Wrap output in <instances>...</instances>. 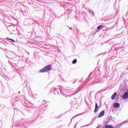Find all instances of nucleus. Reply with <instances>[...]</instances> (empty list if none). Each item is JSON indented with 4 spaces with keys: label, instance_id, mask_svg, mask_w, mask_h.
Masks as SVG:
<instances>
[{
    "label": "nucleus",
    "instance_id": "obj_1",
    "mask_svg": "<svg viewBox=\"0 0 128 128\" xmlns=\"http://www.w3.org/2000/svg\"><path fill=\"white\" fill-rule=\"evenodd\" d=\"M52 69V66L50 65H48L40 70V72H46Z\"/></svg>",
    "mask_w": 128,
    "mask_h": 128
},
{
    "label": "nucleus",
    "instance_id": "obj_2",
    "mask_svg": "<svg viewBox=\"0 0 128 128\" xmlns=\"http://www.w3.org/2000/svg\"><path fill=\"white\" fill-rule=\"evenodd\" d=\"M123 99H127L128 98V92H126L122 96Z\"/></svg>",
    "mask_w": 128,
    "mask_h": 128
},
{
    "label": "nucleus",
    "instance_id": "obj_3",
    "mask_svg": "<svg viewBox=\"0 0 128 128\" xmlns=\"http://www.w3.org/2000/svg\"><path fill=\"white\" fill-rule=\"evenodd\" d=\"M120 106V105L118 103L116 102L113 104V106L114 108H118Z\"/></svg>",
    "mask_w": 128,
    "mask_h": 128
},
{
    "label": "nucleus",
    "instance_id": "obj_4",
    "mask_svg": "<svg viewBox=\"0 0 128 128\" xmlns=\"http://www.w3.org/2000/svg\"><path fill=\"white\" fill-rule=\"evenodd\" d=\"M98 105L96 103V104L95 105V109L94 111V112H97L98 110Z\"/></svg>",
    "mask_w": 128,
    "mask_h": 128
},
{
    "label": "nucleus",
    "instance_id": "obj_5",
    "mask_svg": "<svg viewBox=\"0 0 128 128\" xmlns=\"http://www.w3.org/2000/svg\"><path fill=\"white\" fill-rule=\"evenodd\" d=\"M117 95V94L116 92L114 93L112 96L111 98L112 100H113L115 98L116 96Z\"/></svg>",
    "mask_w": 128,
    "mask_h": 128
},
{
    "label": "nucleus",
    "instance_id": "obj_6",
    "mask_svg": "<svg viewBox=\"0 0 128 128\" xmlns=\"http://www.w3.org/2000/svg\"><path fill=\"white\" fill-rule=\"evenodd\" d=\"M104 114V112H100L99 115L98 116V118H100Z\"/></svg>",
    "mask_w": 128,
    "mask_h": 128
},
{
    "label": "nucleus",
    "instance_id": "obj_7",
    "mask_svg": "<svg viewBox=\"0 0 128 128\" xmlns=\"http://www.w3.org/2000/svg\"><path fill=\"white\" fill-rule=\"evenodd\" d=\"M105 128H113V127L111 125L107 124Z\"/></svg>",
    "mask_w": 128,
    "mask_h": 128
},
{
    "label": "nucleus",
    "instance_id": "obj_8",
    "mask_svg": "<svg viewBox=\"0 0 128 128\" xmlns=\"http://www.w3.org/2000/svg\"><path fill=\"white\" fill-rule=\"evenodd\" d=\"M103 26L102 25H100L98 27V30H101Z\"/></svg>",
    "mask_w": 128,
    "mask_h": 128
},
{
    "label": "nucleus",
    "instance_id": "obj_9",
    "mask_svg": "<svg viewBox=\"0 0 128 128\" xmlns=\"http://www.w3.org/2000/svg\"><path fill=\"white\" fill-rule=\"evenodd\" d=\"M6 38L7 39H8V40H10L12 42H15V41L13 39L10 38Z\"/></svg>",
    "mask_w": 128,
    "mask_h": 128
},
{
    "label": "nucleus",
    "instance_id": "obj_10",
    "mask_svg": "<svg viewBox=\"0 0 128 128\" xmlns=\"http://www.w3.org/2000/svg\"><path fill=\"white\" fill-rule=\"evenodd\" d=\"M89 12L90 14H92L93 16H94V14L92 11L89 10Z\"/></svg>",
    "mask_w": 128,
    "mask_h": 128
},
{
    "label": "nucleus",
    "instance_id": "obj_11",
    "mask_svg": "<svg viewBox=\"0 0 128 128\" xmlns=\"http://www.w3.org/2000/svg\"><path fill=\"white\" fill-rule=\"evenodd\" d=\"M77 62V60L76 59H75L73 60L72 62V63L73 64H75Z\"/></svg>",
    "mask_w": 128,
    "mask_h": 128
},
{
    "label": "nucleus",
    "instance_id": "obj_12",
    "mask_svg": "<svg viewBox=\"0 0 128 128\" xmlns=\"http://www.w3.org/2000/svg\"><path fill=\"white\" fill-rule=\"evenodd\" d=\"M125 122H128V120H126L124 121V122H123V123Z\"/></svg>",
    "mask_w": 128,
    "mask_h": 128
},
{
    "label": "nucleus",
    "instance_id": "obj_13",
    "mask_svg": "<svg viewBox=\"0 0 128 128\" xmlns=\"http://www.w3.org/2000/svg\"><path fill=\"white\" fill-rule=\"evenodd\" d=\"M70 30H72V29L71 28H70Z\"/></svg>",
    "mask_w": 128,
    "mask_h": 128
},
{
    "label": "nucleus",
    "instance_id": "obj_14",
    "mask_svg": "<svg viewBox=\"0 0 128 128\" xmlns=\"http://www.w3.org/2000/svg\"><path fill=\"white\" fill-rule=\"evenodd\" d=\"M126 70H128V67L127 68Z\"/></svg>",
    "mask_w": 128,
    "mask_h": 128
},
{
    "label": "nucleus",
    "instance_id": "obj_15",
    "mask_svg": "<svg viewBox=\"0 0 128 128\" xmlns=\"http://www.w3.org/2000/svg\"><path fill=\"white\" fill-rule=\"evenodd\" d=\"M101 112H104V111H102Z\"/></svg>",
    "mask_w": 128,
    "mask_h": 128
},
{
    "label": "nucleus",
    "instance_id": "obj_16",
    "mask_svg": "<svg viewBox=\"0 0 128 128\" xmlns=\"http://www.w3.org/2000/svg\"><path fill=\"white\" fill-rule=\"evenodd\" d=\"M23 113L22 114L23 115H24V112H22Z\"/></svg>",
    "mask_w": 128,
    "mask_h": 128
},
{
    "label": "nucleus",
    "instance_id": "obj_17",
    "mask_svg": "<svg viewBox=\"0 0 128 128\" xmlns=\"http://www.w3.org/2000/svg\"><path fill=\"white\" fill-rule=\"evenodd\" d=\"M96 128H99V127H97Z\"/></svg>",
    "mask_w": 128,
    "mask_h": 128
},
{
    "label": "nucleus",
    "instance_id": "obj_18",
    "mask_svg": "<svg viewBox=\"0 0 128 128\" xmlns=\"http://www.w3.org/2000/svg\"><path fill=\"white\" fill-rule=\"evenodd\" d=\"M44 102H46V101H45V100H44Z\"/></svg>",
    "mask_w": 128,
    "mask_h": 128
}]
</instances>
